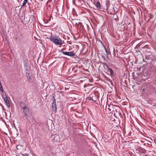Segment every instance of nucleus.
Here are the masks:
<instances>
[{"label":"nucleus","mask_w":156,"mask_h":156,"mask_svg":"<svg viewBox=\"0 0 156 156\" xmlns=\"http://www.w3.org/2000/svg\"><path fill=\"white\" fill-rule=\"evenodd\" d=\"M50 39L56 45H62L64 43V41H62L60 38H58L57 36L54 35H51Z\"/></svg>","instance_id":"f257e3e1"},{"label":"nucleus","mask_w":156,"mask_h":156,"mask_svg":"<svg viewBox=\"0 0 156 156\" xmlns=\"http://www.w3.org/2000/svg\"><path fill=\"white\" fill-rule=\"evenodd\" d=\"M147 52L145 53V59L147 60L151 59L153 58V55L152 53L151 52H150L149 51H147L146 50Z\"/></svg>","instance_id":"f03ea898"},{"label":"nucleus","mask_w":156,"mask_h":156,"mask_svg":"<svg viewBox=\"0 0 156 156\" xmlns=\"http://www.w3.org/2000/svg\"><path fill=\"white\" fill-rule=\"evenodd\" d=\"M51 137L53 139L54 141L55 142H59L60 140L59 135L54 134L52 135Z\"/></svg>","instance_id":"7ed1b4c3"},{"label":"nucleus","mask_w":156,"mask_h":156,"mask_svg":"<svg viewBox=\"0 0 156 156\" xmlns=\"http://www.w3.org/2000/svg\"><path fill=\"white\" fill-rule=\"evenodd\" d=\"M3 98L4 100V101L5 102V103L8 107H9L10 106V105L9 101L8 100V99L7 97V96L5 94V95L3 94L2 95Z\"/></svg>","instance_id":"20e7f679"},{"label":"nucleus","mask_w":156,"mask_h":156,"mask_svg":"<svg viewBox=\"0 0 156 156\" xmlns=\"http://www.w3.org/2000/svg\"><path fill=\"white\" fill-rule=\"evenodd\" d=\"M51 108L54 112L56 113L57 112V107L55 100L53 101V102L52 104Z\"/></svg>","instance_id":"39448f33"},{"label":"nucleus","mask_w":156,"mask_h":156,"mask_svg":"<svg viewBox=\"0 0 156 156\" xmlns=\"http://www.w3.org/2000/svg\"><path fill=\"white\" fill-rule=\"evenodd\" d=\"M62 53L63 55L70 56H74L75 55V53L73 52V51L70 52L62 51Z\"/></svg>","instance_id":"423d86ee"},{"label":"nucleus","mask_w":156,"mask_h":156,"mask_svg":"<svg viewBox=\"0 0 156 156\" xmlns=\"http://www.w3.org/2000/svg\"><path fill=\"white\" fill-rule=\"evenodd\" d=\"M23 109L24 115L27 116H28L29 114V110L28 108L27 107H25V108Z\"/></svg>","instance_id":"0eeeda50"},{"label":"nucleus","mask_w":156,"mask_h":156,"mask_svg":"<svg viewBox=\"0 0 156 156\" xmlns=\"http://www.w3.org/2000/svg\"><path fill=\"white\" fill-rule=\"evenodd\" d=\"M24 66L25 68V69L26 70H27L28 71V65H27V60H24L23 61Z\"/></svg>","instance_id":"6e6552de"},{"label":"nucleus","mask_w":156,"mask_h":156,"mask_svg":"<svg viewBox=\"0 0 156 156\" xmlns=\"http://www.w3.org/2000/svg\"><path fill=\"white\" fill-rule=\"evenodd\" d=\"M97 9L100 10L101 9V5L100 3L99 2H97L95 5Z\"/></svg>","instance_id":"1a4fd4ad"},{"label":"nucleus","mask_w":156,"mask_h":156,"mask_svg":"<svg viewBox=\"0 0 156 156\" xmlns=\"http://www.w3.org/2000/svg\"><path fill=\"white\" fill-rule=\"evenodd\" d=\"M106 66L108 70L109 71L110 74L112 76H113L114 75V73L113 70L109 68L108 66Z\"/></svg>","instance_id":"9d476101"},{"label":"nucleus","mask_w":156,"mask_h":156,"mask_svg":"<svg viewBox=\"0 0 156 156\" xmlns=\"http://www.w3.org/2000/svg\"><path fill=\"white\" fill-rule=\"evenodd\" d=\"M20 107L23 108H25V107H27L25 103H23L22 101H20Z\"/></svg>","instance_id":"9b49d317"},{"label":"nucleus","mask_w":156,"mask_h":156,"mask_svg":"<svg viewBox=\"0 0 156 156\" xmlns=\"http://www.w3.org/2000/svg\"><path fill=\"white\" fill-rule=\"evenodd\" d=\"M28 1V0H24L23 3V5L21 6V8L23 7L27 3Z\"/></svg>","instance_id":"f8f14e48"},{"label":"nucleus","mask_w":156,"mask_h":156,"mask_svg":"<svg viewBox=\"0 0 156 156\" xmlns=\"http://www.w3.org/2000/svg\"><path fill=\"white\" fill-rule=\"evenodd\" d=\"M105 51H106V54L108 55H109L110 53V52L109 51H108V50H107L106 48L105 47Z\"/></svg>","instance_id":"ddd939ff"},{"label":"nucleus","mask_w":156,"mask_h":156,"mask_svg":"<svg viewBox=\"0 0 156 156\" xmlns=\"http://www.w3.org/2000/svg\"><path fill=\"white\" fill-rule=\"evenodd\" d=\"M0 85V91H1L2 92H3V89L2 87V86L1 85Z\"/></svg>","instance_id":"4468645a"},{"label":"nucleus","mask_w":156,"mask_h":156,"mask_svg":"<svg viewBox=\"0 0 156 156\" xmlns=\"http://www.w3.org/2000/svg\"><path fill=\"white\" fill-rule=\"evenodd\" d=\"M87 99L88 100H90V101H93V99L92 98H91V97H88L87 98Z\"/></svg>","instance_id":"2eb2a0df"},{"label":"nucleus","mask_w":156,"mask_h":156,"mask_svg":"<svg viewBox=\"0 0 156 156\" xmlns=\"http://www.w3.org/2000/svg\"><path fill=\"white\" fill-rule=\"evenodd\" d=\"M102 58L105 61H106L107 59H106L105 56H102Z\"/></svg>","instance_id":"dca6fc26"},{"label":"nucleus","mask_w":156,"mask_h":156,"mask_svg":"<svg viewBox=\"0 0 156 156\" xmlns=\"http://www.w3.org/2000/svg\"><path fill=\"white\" fill-rule=\"evenodd\" d=\"M27 71L26 73V74L27 75V76H29V70H28V71L27 70H26Z\"/></svg>","instance_id":"f3484780"},{"label":"nucleus","mask_w":156,"mask_h":156,"mask_svg":"<svg viewBox=\"0 0 156 156\" xmlns=\"http://www.w3.org/2000/svg\"><path fill=\"white\" fill-rule=\"evenodd\" d=\"M147 144H148L149 145H151V142H149V143H147Z\"/></svg>","instance_id":"a211bd4d"},{"label":"nucleus","mask_w":156,"mask_h":156,"mask_svg":"<svg viewBox=\"0 0 156 156\" xmlns=\"http://www.w3.org/2000/svg\"><path fill=\"white\" fill-rule=\"evenodd\" d=\"M27 78L29 79H31V77H30V76H27Z\"/></svg>","instance_id":"6ab92c4d"},{"label":"nucleus","mask_w":156,"mask_h":156,"mask_svg":"<svg viewBox=\"0 0 156 156\" xmlns=\"http://www.w3.org/2000/svg\"><path fill=\"white\" fill-rule=\"evenodd\" d=\"M152 16H150V18L148 20H150L152 18Z\"/></svg>","instance_id":"aec40b11"},{"label":"nucleus","mask_w":156,"mask_h":156,"mask_svg":"<svg viewBox=\"0 0 156 156\" xmlns=\"http://www.w3.org/2000/svg\"><path fill=\"white\" fill-rule=\"evenodd\" d=\"M140 142L141 143H144V141H143L142 140H141L140 141Z\"/></svg>","instance_id":"412c9836"},{"label":"nucleus","mask_w":156,"mask_h":156,"mask_svg":"<svg viewBox=\"0 0 156 156\" xmlns=\"http://www.w3.org/2000/svg\"><path fill=\"white\" fill-rule=\"evenodd\" d=\"M78 23H79V24H82V23H81V22H79Z\"/></svg>","instance_id":"4be33fe9"},{"label":"nucleus","mask_w":156,"mask_h":156,"mask_svg":"<svg viewBox=\"0 0 156 156\" xmlns=\"http://www.w3.org/2000/svg\"><path fill=\"white\" fill-rule=\"evenodd\" d=\"M144 144V145H146L147 144L146 143H145Z\"/></svg>","instance_id":"5701e85b"},{"label":"nucleus","mask_w":156,"mask_h":156,"mask_svg":"<svg viewBox=\"0 0 156 156\" xmlns=\"http://www.w3.org/2000/svg\"><path fill=\"white\" fill-rule=\"evenodd\" d=\"M20 146V145H18V146H16L17 149H18V147Z\"/></svg>","instance_id":"b1692460"},{"label":"nucleus","mask_w":156,"mask_h":156,"mask_svg":"<svg viewBox=\"0 0 156 156\" xmlns=\"http://www.w3.org/2000/svg\"><path fill=\"white\" fill-rule=\"evenodd\" d=\"M20 146V145H18V146H16L17 149H18V147Z\"/></svg>","instance_id":"393cba45"},{"label":"nucleus","mask_w":156,"mask_h":156,"mask_svg":"<svg viewBox=\"0 0 156 156\" xmlns=\"http://www.w3.org/2000/svg\"><path fill=\"white\" fill-rule=\"evenodd\" d=\"M144 90H145L144 89H143L142 90V91H144Z\"/></svg>","instance_id":"a878e982"},{"label":"nucleus","mask_w":156,"mask_h":156,"mask_svg":"<svg viewBox=\"0 0 156 156\" xmlns=\"http://www.w3.org/2000/svg\"><path fill=\"white\" fill-rule=\"evenodd\" d=\"M143 62H144V59H143Z\"/></svg>","instance_id":"bb28decb"}]
</instances>
